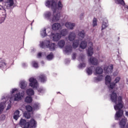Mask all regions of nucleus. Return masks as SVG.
Wrapping results in <instances>:
<instances>
[{
	"instance_id": "f257e3e1",
	"label": "nucleus",
	"mask_w": 128,
	"mask_h": 128,
	"mask_svg": "<svg viewBox=\"0 0 128 128\" xmlns=\"http://www.w3.org/2000/svg\"><path fill=\"white\" fill-rule=\"evenodd\" d=\"M45 5L48 8H51L53 11L52 18H50L52 16V13L50 12H47L44 14L45 18L50 20V21L51 22H54L59 20L60 14L58 12V10H62V6H64L62 2L60 1L58 4H56V2L54 0H47Z\"/></svg>"
},
{
	"instance_id": "f03ea898",
	"label": "nucleus",
	"mask_w": 128,
	"mask_h": 128,
	"mask_svg": "<svg viewBox=\"0 0 128 128\" xmlns=\"http://www.w3.org/2000/svg\"><path fill=\"white\" fill-rule=\"evenodd\" d=\"M110 100L112 102H114L116 104V105L114 106L115 110H118L116 112L115 114V120H120L124 116V110H122V108H124L122 97V96H119L118 98L116 93L112 92L110 94Z\"/></svg>"
},
{
	"instance_id": "7ed1b4c3",
	"label": "nucleus",
	"mask_w": 128,
	"mask_h": 128,
	"mask_svg": "<svg viewBox=\"0 0 128 128\" xmlns=\"http://www.w3.org/2000/svg\"><path fill=\"white\" fill-rule=\"evenodd\" d=\"M120 80V77H116L114 80L115 83H110V82H112V78L110 76H106L105 79V84L106 86H108L110 90H114V88L116 86V84H118Z\"/></svg>"
},
{
	"instance_id": "20e7f679",
	"label": "nucleus",
	"mask_w": 128,
	"mask_h": 128,
	"mask_svg": "<svg viewBox=\"0 0 128 128\" xmlns=\"http://www.w3.org/2000/svg\"><path fill=\"white\" fill-rule=\"evenodd\" d=\"M41 48H48L50 50H54L56 48V45L54 43H52L50 40H44L40 42V44Z\"/></svg>"
},
{
	"instance_id": "39448f33",
	"label": "nucleus",
	"mask_w": 128,
	"mask_h": 128,
	"mask_svg": "<svg viewBox=\"0 0 128 128\" xmlns=\"http://www.w3.org/2000/svg\"><path fill=\"white\" fill-rule=\"evenodd\" d=\"M84 30L78 32V36L80 38V40H74L72 44L74 48H76L78 46V44H80V40H84Z\"/></svg>"
},
{
	"instance_id": "423d86ee",
	"label": "nucleus",
	"mask_w": 128,
	"mask_h": 128,
	"mask_svg": "<svg viewBox=\"0 0 128 128\" xmlns=\"http://www.w3.org/2000/svg\"><path fill=\"white\" fill-rule=\"evenodd\" d=\"M6 10L4 6L0 5V24H2L6 20Z\"/></svg>"
},
{
	"instance_id": "0eeeda50",
	"label": "nucleus",
	"mask_w": 128,
	"mask_h": 128,
	"mask_svg": "<svg viewBox=\"0 0 128 128\" xmlns=\"http://www.w3.org/2000/svg\"><path fill=\"white\" fill-rule=\"evenodd\" d=\"M16 0H5V8L6 10H11L16 6Z\"/></svg>"
},
{
	"instance_id": "6e6552de",
	"label": "nucleus",
	"mask_w": 128,
	"mask_h": 128,
	"mask_svg": "<svg viewBox=\"0 0 128 128\" xmlns=\"http://www.w3.org/2000/svg\"><path fill=\"white\" fill-rule=\"evenodd\" d=\"M30 86L33 88H38V83L36 78H31L29 79Z\"/></svg>"
},
{
	"instance_id": "1a4fd4ad",
	"label": "nucleus",
	"mask_w": 128,
	"mask_h": 128,
	"mask_svg": "<svg viewBox=\"0 0 128 128\" xmlns=\"http://www.w3.org/2000/svg\"><path fill=\"white\" fill-rule=\"evenodd\" d=\"M50 38L54 40V42H58L62 38V36L60 33H51Z\"/></svg>"
},
{
	"instance_id": "9d476101",
	"label": "nucleus",
	"mask_w": 128,
	"mask_h": 128,
	"mask_svg": "<svg viewBox=\"0 0 128 128\" xmlns=\"http://www.w3.org/2000/svg\"><path fill=\"white\" fill-rule=\"evenodd\" d=\"M24 92H25L22 90L21 92H19V93L16 94L14 96V102H18V100H20L22 98H23L24 96Z\"/></svg>"
},
{
	"instance_id": "9b49d317",
	"label": "nucleus",
	"mask_w": 128,
	"mask_h": 128,
	"mask_svg": "<svg viewBox=\"0 0 128 128\" xmlns=\"http://www.w3.org/2000/svg\"><path fill=\"white\" fill-rule=\"evenodd\" d=\"M0 68L3 70H6L8 68V64L6 60L0 58Z\"/></svg>"
},
{
	"instance_id": "f8f14e48",
	"label": "nucleus",
	"mask_w": 128,
	"mask_h": 128,
	"mask_svg": "<svg viewBox=\"0 0 128 128\" xmlns=\"http://www.w3.org/2000/svg\"><path fill=\"white\" fill-rule=\"evenodd\" d=\"M114 70V66L111 64L108 66L104 67V70L106 74H112Z\"/></svg>"
},
{
	"instance_id": "ddd939ff",
	"label": "nucleus",
	"mask_w": 128,
	"mask_h": 128,
	"mask_svg": "<svg viewBox=\"0 0 128 128\" xmlns=\"http://www.w3.org/2000/svg\"><path fill=\"white\" fill-rule=\"evenodd\" d=\"M20 126H24L23 128H29L30 124L28 122H26V120L24 119H21L20 122Z\"/></svg>"
},
{
	"instance_id": "4468645a",
	"label": "nucleus",
	"mask_w": 128,
	"mask_h": 128,
	"mask_svg": "<svg viewBox=\"0 0 128 128\" xmlns=\"http://www.w3.org/2000/svg\"><path fill=\"white\" fill-rule=\"evenodd\" d=\"M76 32H72L69 34L68 38L70 42H74V40H76Z\"/></svg>"
},
{
	"instance_id": "2eb2a0df",
	"label": "nucleus",
	"mask_w": 128,
	"mask_h": 128,
	"mask_svg": "<svg viewBox=\"0 0 128 128\" xmlns=\"http://www.w3.org/2000/svg\"><path fill=\"white\" fill-rule=\"evenodd\" d=\"M65 26L68 30H74V28L76 26V24L67 22L65 24Z\"/></svg>"
},
{
	"instance_id": "dca6fc26",
	"label": "nucleus",
	"mask_w": 128,
	"mask_h": 128,
	"mask_svg": "<svg viewBox=\"0 0 128 128\" xmlns=\"http://www.w3.org/2000/svg\"><path fill=\"white\" fill-rule=\"evenodd\" d=\"M29 124V127L30 128H36V122L34 119H31L30 122H28Z\"/></svg>"
},
{
	"instance_id": "f3484780",
	"label": "nucleus",
	"mask_w": 128,
	"mask_h": 128,
	"mask_svg": "<svg viewBox=\"0 0 128 128\" xmlns=\"http://www.w3.org/2000/svg\"><path fill=\"white\" fill-rule=\"evenodd\" d=\"M89 62H90V64H94V66H96L98 64V59L94 57H91L90 58Z\"/></svg>"
},
{
	"instance_id": "a211bd4d",
	"label": "nucleus",
	"mask_w": 128,
	"mask_h": 128,
	"mask_svg": "<svg viewBox=\"0 0 128 128\" xmlns=\"http://www.w3.org/2000/svg\"><path fill=\"white\" fill-rule=\"evenodd\" d=\"M126 122V118L124 117V118H122L119 123L120 127L121 128H124Z\"/></svg>"
},
{
	"instance_id": "6ab92c4d",
	"label": "nucleus",
	"mask_w": 128,
	"mask_h": 128,
	"mask_svg": "<svg viewBox=\"0 0 128 128\" xmlns=\"http://www.w3.org/2000/svg\"><path fill=\"white\" fill-rule=\"evenodd\" d=\"M60 23H54L52 25V30H58L60 28Z\"/></svg>"
},
{
	"instance_id": "aec40b11",
	"label": "nucleus",
	"mask_w": 128,
	"mask_h": 128,
	"mask_svg": "<svg viewBox=\"0 0 128 128\" xmlns=\"http://www.w3.org/2000/svg\"><path fill=\"white\" fill-rule=\"evenodd\" d=\"M72 46H68L65 48L64 52L67 54H70V52H72Z\"/></svg>"
},
{
	"instance_id": "412c9836",
	"label": "nucleus",
	"mask_w": 128,
	"mask_h": 128,
	"mask_svg": "<svg viewBox=\"0 0 128 128\" xmlns=\"http://www.w3.org/2000/svg\"><path fill=\"white\" fill-rule=\"evenodd\" d=\"M102 78H104V76L102 75L95 77L94 78V82H102Z\"/></svg>"
},
{
	"instance_id": "4be33fe9",
	"label": "nucleus",
	"mask_w": 128,
	"mask_h": 128,
	"mask_svg": "<svg viewBox=\"0 0 128 128\" xmlns=\"http://www.w3.org/2000/svg\"><path fill=\"white\" fill-rule=\"evenodd\" d=\"M94 66H90L86 68V72L88 76H92V70H94Z\"/></svg>"
},
{
	"instance_id": "5701e85b",
	"label": "nucleus",
	"mask_w": 128,
	"mask_h": 128,
	"mask_svg": "<svg viewBox=\"0 0 128 128\" xmlns=\"http://www.w3.org/2000/svg\"><path fill=\"white\" fill-rule=\"evenodd\" d=\"M39 80L41 82H46V76L44 74H40L39 76Z\"/></svg>"
},
{
	"instance_id": "b1692460",
	"label": "nucleus",
	"mask_w": 128,
	"mask_h": 128,
	"mask_svg": "<svg viewBox=\"0 0 128 128\" xmlns=\"http://www.w3.org/2000/svg\"><path fill=\"white\" fill-rule=\"evenodd\" d=\"M26 86H28V84L26 81L22 80L20 82V86L22 90H24L26 88Z\"/></svg>"
},
{
	"instance_id": "393cba45",
	"label": "nucleus",
	"mask_w": 128,
	"mask_h": 128,
	"mask_svg": "<svg viewBox=\"0 0 128 128\" xmlns=\"http://www.w3.org/2000/svg\"><path fill=\"white\" fill-rule=\"evenodd\" d=\"M24 102L26 104H32V98L30 96H27L24 99Z\"/></svg>"
},
{
	"instance_id": "a878e982",
	"label": "nucleus",
	"mask_w": 128,
	"mask_h": 128,
	"mask_svg": "<svg viewBox=\"0 0 128 128\" xmlns=\"http://www.w3.org/2000/svg\"><path fill=\"white\" fill-rule=\"evenodd\" d=\"M88 46V42L86 41H82L80 44V48L84 50Z\"/></svg>"
},
{
	"instance_id": "bb28decb",
	"label": "nucleus",
	"mask_w": 128,
	"mask_h": 128,
	"mask_svg": "<svg viewBox=\"0 0 128 128\" xmlns=\"http://www.w3.org/2000/svg\"><path fill=\"white\" fill-rule=\"evenodd\" d=\"M19 117H20V110H16L14 112V120H18Z\"/></svg>"
},
{
	"instance_id": "cd10ccee",
	"label": "nucleus",
	"mask_w": 128,
	"mask_h": 128,
	"mask_svg": "<svg viewBox=\"0 0 128 128\" xmlns=\"http://www.w3.org/2000/svg\"><path fill=\"white\" fill-rule=\"evenodd\" d=\"M104 72V70L100 67H97L96 69V74H102Z\"/></svg>"
},
{
	"instance_id": "c85d7f7f",
	"label": "nucleus",
	"mask_w": 128,
	"mask_h": 128,
	"mask_svg": "<svg viewBox=\"0 0 128 128\" xmlns=\"http://www.w3.org/2000/svg\"><path fill=\"white\" fill-rule=\"evenodd\" d=\"M58 44L60 48H62L64 46V44H66V42H64V40H60L58 42Z\"/></svg>"
},
{
	"instance_id": "c756f323",
	"label": "nucleus",
	"mask_w": 128,
	"mask_h": 128,
	"mask_svg": "<svg viewBox=\"0 0 128 128\" xmlns=\"http://www.w3.org/2000/svg\"><path fill=\"white\" fill-rule=\"evenodd\" d=\"M6 106V102H2L0 104V114L4 112V108Z\"/></svg>"
},
{
	"instance_id": "7c9ffc66",
	"label": "nucleus",
	"mask_w": 128,
	"mask_h": 128,
	"mask_svg": "<svg viewBox=\"0 0 128 128\" xmlns=\"http://www.w3.org/2000/svg\"><path fill=\"white\" fill-rule=\"evenodd\" d=\"M108 26V20L103 22L102 26V30H103L106 28Z\"/></svg>"
},
{
	"instance_id": "2f4dec72",
	"label": "nucleus",
	"mask_w": 128,
	"mask_h": 128,
	"mask_svg": "<svg viewBox=\"0 0 128 128\" xmlns=\"http://www.w3.org/2000/svg\"><path fill=\"white\" fill-rule=\"evenodd\" d=\"M68 31L66 29H63L60 32V35L62 36H66V34H68Z\"/></svg>"
},
{
	"instance_id": "473e14b6",
	"label": "nucleus",
	"mask_w": 128,
	"mask_h": 128,
	"mask_svg": "<svg viewBox=\"0 0 128 128\" xmlns=\"http://www.w3.org/2000/svg\"><path fill=\"white\" fill-rule=\"evenodd\" d=\"M88 54L89 56H92L94 54V49L92 46H90L88 48Z\"/></svg>"
},
{
	"instance_id": "72a5a7b5",
	"label": "nucleus",
	"mask_w": 128,
	"mask_h": 128,
	"mask_svg": "<svg viewBox=\"0 0 128 128\" xmlns=\"http://www.w3.org/2000/svg\"><path fill=\"white\" fill-rule=\"evenodd\" d=\"M26 92L28 96H34V91L32 88L27 90Z\"/></svg>"
},
{
	"instance_id": "f704fd0d",
	"label": "nucleus",
	"mask_w": 128,
	"mask_h": 128,
	"mask_svg": "<svg viewBox=\"0 0 128 128\" xmlns=\"http://www.w3.org/2000/svg\"><path fill=\"white\" fill-rule=\"evenodd\" d=\"M40 34L42 38H44L45 36H46V28H44L40 32Z\"/></svg>"
},
{
	"instance_id": "c9c22d12",
	"label": "nucleus",
	"mask_w": 128,
	"mask_h": 128,
	"mask_svg": "<svg viewBox=\"0 0 128 128\" xmlns=\"http://www.w3.org/2000/svg\"><path fill=\"white\" fill-rule=\"evenodd\" d=\"M52 58H54V54H52V52H51L46 56V59L48 60H52Z\"/></svg>"
},
{
	"instance_id": "e433bc0d",
	"label": "nucleus",
	"mask_w": 128,
	"mask_h": 128,
	"mask_svg": "<svg viewBox=\"0 0 128 128\" xmlns=\"http://www.w3.org/2000/svg\"><path fill=\"white\" fill-rule=\"evenodd\" d=\"M24 116L26 118H27V119L30 118V112H24Z\"/></svg>"
},
{
	"instance_id": "4c0bfd02",
	"label": "nucleus",
	"mask_w": 128,
	"mask_h": 128,
	"mask_svg": "<svg viewBox=\"0 0 128 128\" xmlns=\"http://www.w3.org/2000/svg\"><path fill=\"white\" fill-rule=\"evenodd\" d=\"M79 62H84V55L83 54H81L78 58Z\"/></svg>"
},
{
	"instance_id": "58836bf2",
	"label": "nucleus",
	"mask_w": 128,
	"mask_h": 128,
	"mask_svg": "<svg viewBox=\"0 0 128 128\" xmlns=\"http://www.w3.org/2000/svg\"><path fill=\"white\" fill-rule=\"evenodd\" d=\"M26 110L28 111L27 112H30L32 111V106L28 105L26 106Z\"/></svg>"
},
{
	"instance_id": "ea45409f",
	"label": "nucleus",
	"mask_w": 128,
	"mask_h": 128,
	"mask_svg": "<svg viewBox=\"0 0 128 128\" xmlns=\"http://www.w3.org/2000/svg\"><path fill=\"white\" fill-rule=\"evenodd\" d=\"M32 66L34 68H38V64L36 61L32 62Z\"/></svg>"
},
{
	"instance_id": "a19ab883",
	"label": "nucleus",
	"mask_w": 128,
	"mask_h": 128,
	"mask_svg": "<svg viewBox=\"0 0 128 128\" xmlns=\"http://www.w3.org/2000/svg\"><path fill=\"white\" fill-rule=\"evenodd\" d=\"M78 68H86V64L81 63L78 66Z\"/></svg>"
},
{
	"instance_id": "79ce46f5",
	"label": "nucleus",
	"mask_w": 128,
	"mask_h": 128,
	"mask_svg": "<svg viewBox=\"0 0 128 128\" xmlns=\"http://www.w3.org/2000/svg\"><path fill=\"white\" fill-rule=\"evenodd\" d=\"M96 22H98V20H96V18H94L93 19V26H98V24Z\"/></svg>"
},
{
	"instance_id": "37998d69",
	"label": "nucleus",
	"mask_w": 128,
	"mask_h": 128,
	"mask_svg": "<svg viewBox=\"0 0 128 128\" xmlns=\"http://www.w3.org/2000/svg\"><path fill=\"white\" fill-rule=\"evenodd\" d=\"M38 94L42 95V94H43V92H44V89L40 88L38 90Z\"/></svg>"
},
{
	"instance_id": "c03bdc74",
	"label": "nucleus",
	"mask_w": 128,
	"mask_h": 128,
	"mask_svg": "<svg viewBox=\"0 0 128 128\" xmlns=\"http://www.w3.org/2000/svg\"><path fill=\"white\" fill-rule=\"evenodd\" d=\"M18 88H13L12 89V91L10 92L11 94H14V92H18Z\"/></svg>"
},
{
	"instance_id": "a18cd8bd",
	"label": "nucleus",
	"mask_w": 128,
	"mask_h": 128,
	"mask_svg": "<svg viewBox=\"0 0 128 128\" xmlns=\"http://www.w3.org/2000/svg\"><path fill=\"white\" fill-rule=\"evenodd\" d=\"M33 108L34 110H38V104H34Z\"/></svg>"
},
{
	"instance_id": "49530a36",
	"label": "nucleus",
	"mask_w": 128,
	"mask_h": 128,
	"mask_svg": "<svg viewBox=\"0 0 128 128\" xmlns=\"http://www.w3.org/2000/svg\"><path fill=\"white\" fill-rule=\"evenodd\" d=\"M5 119H6V116L4 115H2L0 118V120H4Z\"/></svg>"
},
{
	"instance_id": "de8ad7c7",
	"label": "nucleus",
	"mask_w": 128,
	"mask_h": 128,
	"mask_svg": "<svg viewBox=\"0 0 128 128\" xmlns=\"http://www.w3.org/2000/svg\"><path fill=\"white\" fill-rule=\"evenodd\" d=\"M76 53H73L72 55V60H76Z\"/></svg>"
},
{
	"instance_id": "09e8293b",
	"label": "nucleus",
	"mask_w": 128,
	"mask_h": 128,
	"mask_svg": "<svg viewBox=\"0 0 128 128\" xmlns=\"http://www.w3.org/2000/svg\"><path fill=\"white\" fill-rule=\"evenodd\" d=\"M70 59L65 60V64H70Z\"/></svg>"
},
{
	"instance_id": "8fccbe9b",
	"label": "nucleus",
	"mask_w": 128,
	"mask_h": 128,
	"mask_svg": "<svg viewBox=\"0 0 128 128\" xmlns=\"http://www.w3.org/2000/svg\"><path fill=\"white\" fill-rule=\"evenodd\" d=\"M10 108H12V105L10 104H8L6 110H10Z\"/></svg>"
},
{
	"instance_id": "3c124183",
	"label": "nucleus",
	"mask_w": 128,
	"mask_h": 128,
	"mask_svg": "<svg viewBox=\"0 0 128 128\" xmlns=\"http://www.w3.org/2000/svg\"><path fill=\"white\" fill-rule=\"evenodd\" d=\"M84 18V13H82L80 15V20Z\"/></svg>"
},
{
	"instance_id": "603ef678",
	"label": "nucleus",
	"mask_w": 128,
	"mask_h": 128,
	"mask_svg": "<svg viewBox=\"0 0 128 128\" xmlns=\"http://www.w3.org/2000/svg\"><path fill=\"white\" fill-rule=\"evenodd\" d=\"M38 57L40 58H42V52H39L38 54Z\"/></svg>"
},
{
	"instance_id": "864d4df0",
	"label": "nucleus",
	"mask_w": 128,
	"mask_h": 128,
	"mask_svg": "<svg viewBox=\"0 0 128 128\" xmlns=\"http://www.w3.org/2000/svg\"><path fill=\"white\" fill-rule=\"evenodd\" d=\"M22 66L24 68H26V66H28V64H26V63H24Z\"/></svg>"
},
{
	"instance_id": "5fc2aeb1",
	"label": "nucleus",
	"mask_w": 128,
	"mask_h": 128,
	"mask_svg": "<svg viewBox=\"0 0 128 128\" xmlns=\"http://www.w3.org/2000/svg\"><path fill=\"white\" fill-rule=\"evenodd\" d=\"M41 64H44V61H42Z\"/></svg>"
},
{
	"instance_id": "6e6d98bb",
	"label": "nucleus",
	"mask_w": 128,
	"mask_h": 128,
	"mask_svg": "<svg viewBox=\"0 0 128 128\" xmlns=\"http://www.w3.org/2000/svg\"><path fill=\"white\" fill-rule=\"evenodd\" d=\"M6 98V97L3 96V97H2V100H4Z\"/></svg>"
},
{
	"instance_id": "4d7b16f0",
	"label": "nucleus",
	"mask_w": 128,
	"mask_h": 128,
	"mask_svg": "<svg viewBox=\"0 0 128 128\" xmlns=\"http://www.w3.org/2000/svg\"><path fill=\"white\" fill-rule=\"evenodd\" d=\"M89 44H90L91 46H92V42H89Z\"/></svg>"
},
{
	"instance_id": "13d9d810",
	"label": "nucleus",
	"mask_w": 128,
	"mask_h": 128,
	"mask_svg": "<svg viewBox=\"0 0 128 128\" xmlns=\"http://www.w3.org/2000/svg\"><path fill=\"white\" fill-rule=\"evenodd\" d=\"M4 0H0V2H3Z\"/></svg>"
},
{
	"instance_id": "bf43d9fd",
	"label": "nucleus",
	"mask_w": 128,
	"mask_h": 128,
	"mask_svg": "<svg viewBox=\"0 0 128 128\" xmlns=\"http://www.w3.org/2000/svg\"><path fill=\"white\" fill-rule=\"evenodd\" d=\"M126 116H128V112H126Z\"/></svg>"
},
{
	"instance_id": "052dcab7",
	"label": "nucleus",
	"mask_w": 128,
	"mask_h": 128,
	"mask_svg": "<svg viewBox=\"0 0 128 128\" xmlns=\"http://www.w3.org/2000/svg\"><path fill=\"white\" fill-rule=\"evenodd\" d=\"M34 22V20H33L32 22L31 26H32V22Z\"/></svg>"
},
{
	"instance_id": "680f3d73",
	"label": "nucleus",
	"mask_w": 128,
	"mask_h": 128,
	"mask_svg": "<svg viewBox=\"0 0 128 128\" xmlns=\"http://www.w3.org/2000/svg\"><path fill=\"white\" fill-rule=\"evenodd\" d=\"M126 128H128V125H127L126 126Z\"/></svg>"
},
{
	"instance_id": "e2e57ef3",
	"label": "nucleus",
	"mask_w": 128,
	"mask_h": 128,
	"mask_svg": "<svg viewBox=\"0 0 128 128\" xmlns=\"http://www.w3.org/2000/svg\"><path fill=\"white\" fill-rule=\"evenodd\" d=\"M118 40H120V37L118 38Z\"/></svg>"
},
{
	"instance_id": "0e129e2a",
	"label": "nucleus",
	"mask_w": 128,
	"mask_h": 128,
	"mask_svg": "<svg viewBox=\"0 0 128 128\" xmlns=\"http://www.w3.org/2000/svg\"><path fill=\"white\" fill-rule=\"evenodd\" d=\"M58 94H60V92H58Z\"/></svg>"
}]
</instances>
